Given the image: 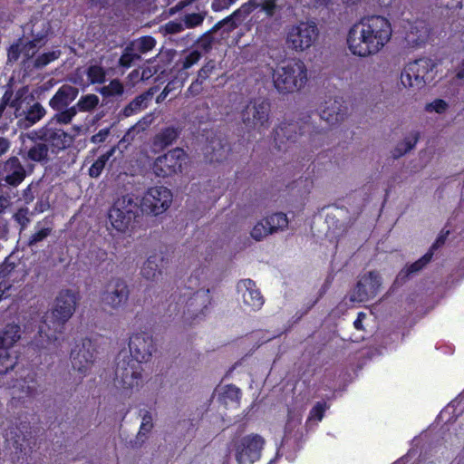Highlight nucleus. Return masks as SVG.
Segmentation results:
<instances>
[{"label": "nucleus", "mask_w": 464, "mask_h": 464, "mask_svg": "<svg viewBox=\"0 0 464 464\" xmlns=\"http://www.w3.org/2000/svg\"><path fill=\"white\" fill-rule=\"evenodd\" d=\"M217 69V63L215 60H208L198 72V78L205 82Z\"/></svg>", "instance_id": "nucleus-52"}, {"label": "nucleus", "mask_w": 464, "mask_h": 464, "mask_svg": "<svg viewBox=\"0 0 464 464\" xmlns=\"http://www.w3.org/2000/svg\"><path fill=\"white\" fill-rule=\"evenodd\" d=\"M420 138V132L418 130L411 131L409 136L405 137L402 141L397 143L392 150V158L399 159L411 151L417 144Z\"/></svg>", "instance_id": "nucleus-32"}, {"label": "nucleus", "mask_w": 464, "mask_h": 464, "mask_svg": "<svg viewBox=\"0 0 464 464\" xmlns=\"http://www.w3.org/2000/svg\"><path fill=\"white\" fill-rule=\"evenodd\" d=\"M32 143L30 146H26L24 149V154L23 158L26 160L37 162V163H47L50 160L49 150H51L47 144L41 140L28 139Z\"/></svg>", "instance_id": "nucleus-28"}, {"label": "nucleus", "mask_w": 464, "mask_h": 464, "mask_svg": "<svg viewBox=\"0 0 464 464\" xmlns=\"http://www.w3.org/2000/svg\"><path fill=\"white\" fill-rule=\"evenodd\" d=\"M270 103L266 100L255 99L249 102L241 112L246 128L267 129L269 127Z\"/></svg>", "instance_id": "nucleus-17"}, {"label": "nucleus", "mask_w": 464, "mask_h": 464, "mask_svg": "<svg viewBox=\"0 0 464 464\" xmlns=\"http://www.w3.org/2000/svg\"><path fill=\"white\" fill-rule=\"evenodd\" d=\"M100 99L97 95L90 93L82 95L74 104L75 115L78 111L89 112L93 111L99 104Z\"/></svg>", "instance_id": "nucleus-36"}, {"label": "nucleus", "mask_w": 464, "mask_h": 464, "mask_svg": "<svg viewBox=\"0 0 464 464\" xmlns=\"http://www.w3.org/2000/svg\"><path fill=\"white\" fill-rule=\"evenodd\" d=\"M17 386L24 393V397H33L35 395L37 392V383L33 376L28 374L27 377L17 381ZM14 387H16V384H14Z\"/></svg>", "instance_id": "nucleus-45"}, {"label": "nucleus", "mask_w": 464, "mask_h": 464, "mask_svg": "<svg viewBox=\"0 0 464 464\" xmlns=\"http://www.w3.org/2000/svg\"><path fill=\"white\" fill-rule=\"evenodd\" d=\"M240 14H241L240 9L234 11L228 16H227L224 19L216 23L208 33V34L217 33L218 30L222 29V28H225V31L227 33L232 32L238 26V24L240 23V21H239Z\"/></svg>", "instance_id": "nucleus-34"}, {"label": "nucleus", "mask_w": 464, "mask_h": 464, "mask_svg": "<svg viewBox=\"0 0 464 464\" xmlns=\"http://www.w3.org/2000/svg\"><path fill=\"white\" fill-rule=\"evenodd\" d=\"M142 214L139 197L134 194H126L114 200L109 209L108 218L114 229L125 232Z\"/></svg>", "instance_id": "nucleus-4"}, {"label": "nucleus", "mask_w": 464, "mask_h": 464, "mask_svg": "<svg viewBox=\"0 0 464 464\" xmlns=\"http://www.w3.org/2000/svg\"><path fill=\"white\" fill-rule=\"evenodd\" d=\"M86 75L91 84H102L106 81V71L98 64L90 65L86 70Z\"/></svg>", "instance_id": "nucleus-42"}, {"label": "nucleus", "mask_w": 464, "mask_h": 464, "mask_svg": "<svg viewBox=\"0 0 464 464\" xmlns=\"http://www.w3.org/2000/svg\"><path fill=\"white\" fill-rule=\"evenodd\" d=\"M409 30L405 33V41L411 47L424 44L430 34V30L424 21L417 20L410 23Z\"/></svg>", "instance_id": "nucleus-27"}, {"label": "nucleus", "mask_w": 464, "mask_h": 464, "mask_svg": "<svg viewBox=\"0 0 464 464\" xmlns=\"http://www.w3.org/2000/svg\"><path fill=\"white\" fill-rule=\"evenodd\" d=\"M26 177V169L16 156L0 161V186L14 196H18L17 188Z\"/></svg>", "instance_id": "nucleus-10"}, {"label": "nucleus", "mask_w": 464, "mask_h": 464, "mask_svg": "<svg viewBox=\"0 0 464 464\" xmlns=\"http://www.w3.org/2000/svg\"><path fill=\"white\" fill-rule=\"evenodd\" d=\"M328 408L329 406L325 401H317L314 404V406L310 410L307 421H321L324 417L325 411Z\"/></svg>", "instance_id": "nucleus-50"}, {"label": "nucleus", "mask_w": 464, "mask_h": 464, "mask_svg": "<svg viewBox=\"0 0 464 464\" xmlns=\"http://www.w3.org/2000/svg\"><path fill=\"white\" fill-rule=\"evenodd\" d=\"M449 108V104L442 99H435L433 102H429L425 105V111L427 112H437L439 114L444 113Z\"/></svg>", "instance_id": "nucleus-51"}, {"label": "nucleus", "mask_w": 464, "mask_h": 464, "mask_svg": "<svg viewBox=\"0 0 464 464\" xmlns=\"http://www.w3.org/2000/svg\"><path fill=\"white\" fill-rule=\"evenodd\" d=\"M53 223L49 218L37 221L34 226V232L29 237L27 246L30 247L37 246L38 243L46 239L53 232Z\"/></svg>", "instance_id": "nucleus-31"}, {"label": "nucleus", "mask_w": 464, "mask_h": 464, "mask_svg": "<svg viewBox=\"0 0 464 464\" xmlns=\"http://www.w3.org/2000/svg\"><path fill=\"white\" fill-rule=\"evenodd\" d=\"M79 95V89L70 85L63 84L53 97L49 100V107L55 111L53 120L59 121L60 124H70L75 117L74 105L70 104Z\"/></svg>", "instance_id": "nucleus-7"}, {"label": "nucleus", "mask_w": 464, "mask_h": 464, "mask_svg": "<svg viewBox=\"0 0 464 464\" xmlns=\"http://www.w3.org/2000/svg\"><path fill=\"white\" fill-rule=\"evenodd\" d=\"M129 296L130 289L125 280L115 277L105 285L101 294V301L105 306L118 310L127 304Z\"/></svg>", "instance_id": "nucleus-18"}, {"label": "nucleus", "mask_w": 464, "mask_h": 464, "mask_svg": "<svg viewBox=\"0 0 464 464\" xmlns=\"http://www.w3.org/2000/svg\"><path fill=\"white\" fill-rule=\"evenodd\" d=\"M24 114V117L18 120L17 125L20 129H29L44 119L46 110L40 102H36L30 105Z\"/></svg>", "instance_id": "nucleus-29"}, {"label": "nucleus", "mask_w": 464, "mask_h": 464, "mask_svg": "<svg viewBox=\"0 0 464 464\" xmlns=\"http://www.w3.org/2000/svg\"><path fill=\"white\" fill-rule=\"evenodd\" d=\"M433 253L431 251H428L415 262L411 265H406L396 276L393 286L399 287L404 285L414 274L422 270L430 262Z\"/></svg>", "instance_id": "nucleus-25"}, {"label": "nucleus", "mask_w": 464, "mask_h": 464, "mask_svg": "<svg viewBox=\"0 0 464 464\" xmlns=\"http://www.w3.org/2000/svg\"><path fill=\"white\" fill-rule=\"evenodd\" d=\"M185 28L183 23L177 21H169L165 24L164 31L169 34H175L182 32Z\"/></svg>", "instance_id": "nucleus-54"}, {"label": "nucleus", "mask_w": 464, "mask_h": 464, "mask_svg": "<svg viewBox=\"0 0 464 464\" xmlns=\"http://www.w3.org/2000/svg\"><path fill=\"white\" fill-rule=\"evenodd\" d=\"M287 226L288 218L286 214L276 212L257 222L250 234L255 240L260 241L268 235L285 229Z\"/></svg>", "instance_id": "nucleus-23"}, {"label": "nucleus", "mask_w": 464, "mask_h": 464, "mask_svg": "<svg viewBox=\"0 0 464 464\" xmlns=\"http://www.w3.org/2000/svg\"><path fill=\"white\" fill-rule=\"evenodd\" d=\"M382 279L378 271H369L363 274L356 283L350 300L362 303L374 298L379 293Z\"/></svg>", "instance_id": "nucleus-19"}, {"label": "nucleus", "mask_w": 464, "mask_h": 464, "mask_svg": "<svg viewBox=\"0 0 464 464\" xmlns=\"http://www.w3.org/2000/svg\"><path fill=\"white\" fill-rule=\"evenodd\" d=\"M319 30L313 21L300 22L293 25L287 32L286 44L295 52L309 49L317 40Z\"/></svg>", "instance_id": "nucleus-9"}, {"label": "nucleus", "mask_w": 464, "mask_h": 464, "mask_svg": "<svg viewBox=\"0 0 464 464\" xmlns=\"http://www.w3.org/2000/svg\"><path fill=\"white\" fill-rule=\"evenodd\" d=\"M114 150L111 149L106 153L101 155L89 168V176L92 178H98L105 168L106 163L112 156Z\"/></svg>", "instance_id": "nucleus-40"}, {"label": "nucleus", "mask_w": 464, "mask_h": 464, "mask_svg": "<svg viewBox=\"0 0 464 464\" xmlns=\"http://www.w3.org/2000/svg\"><path fill=\"white\" fill-rule=\"evenodd\" d=\"M108 134H109L108 129L100 130L99 132H97L96 134H94L92 137V141L93 143H102V142L105 141L106 138L108 137Z\"/></svg>", "instance_id": "nucleus-59"}, {"label": "nucleus", "mask_w": 464, "mask_h": 464, "mask_svg": "<svg viewBox=\"0 0 464 464\" xmlns=\"http://www.w3.org/2000/svg\"><path fill=\"white\" fill-rule=\"evenodd\" d=\"M140 274L144 278L148 280L153 281L156 279L158 275L160 274L157 256H150L147 258L141 267Z\"/></svg>", "instance_id": "nucleus-37"}, {"label": "nucleus", "mask_w": 464, "mask_h": 464, "mask_svg": "<svg viewBox=\"0 0 464 464\" xmlns=\"http://www.w3.org/2000/svg\"><path fill=\"white\" fill-rule=\"evenodd\" d=\"M49 208H50V204L47 200L44 201L43 199H40L36 202V204L34 206V212L43 213V212L46 211Z\"/></svg>", "instance_id": "nucleus-61"}, {"label": "nucleus", "mask_w": 464, "mask_h": 464, "mask_svg": "<svg viewBox=\"0 0 464 464\" xmlns=\"http://www.w3.org/2000/svg\"><path fill=\"white\" fill-rule=\"evenodd\" d=\"M156 40L150 35L141 36L130 44L134 50L140 55L151 51L156 45Z\"/></svg>", "instance_id": "nucleus-39"}, {"label": "nucleus", "mask_w": 464, "mask_h": 464, "mask_svg": "<svg viewBox=\"0 0 464 464\" xmlns=\"http://www.w3.org/2000/svg\"><path fill=\"white\" fill-rule=\"evenodd\" d=\"M456 78L458 80H464V59L456 69Z\"/></svg>", "instance_id": "nucleus-64"}, {"label": "nucleus", "mask_w": 464, "mask_h": 464, "mask_svg": "<svg viewBox=\"0 0 464 464\" xmlns=\"http://www.w3.org/2000/svg\"><path fill=\"white\" fill-rule=\"evenodd\" d=\"M22 103V94H19V92L12 97L10 107L18 110Z\"/></svg>", "instance_id": "nucleus-63"}, {"label": "nucleus", "mask_w": 464, "mask_h": 464, "mask_svg": "<svg viewBox=\"0 0 464 464\" xmlns=\"http://www.w3.org/2000/svg\"><path fill=\"white\" fill-rule=\"evenodd\" d=\"M34 185L33 183L29 184L22 191V198L25 204H30L34 199V192L33 190Z\"/></svg>", "instance_id": "nucleus-57"}, {"label": "nucleus", "mask_w": 464, "mask_h": 464, "mask_svg": "<svg viewBox=\"0 0 464 464\" xmlns=\"http://www.w3.org/2000/svg\"><path fill=\"white\" fill-rule=\"evenodd\" d=\"M142 363L130 358L118 362L115 371L117 386L124 392H131L142 384Z\"/></svg>", "instance_id": "nucleus-13"}, {"label": "nucleus", "mask_w": 464, "mask_h": 464, "mask_svg": "<svg viewBox=\"0 0 464 464\" xmlns=\"http://www.w3.org/2000/svg\"><path fill=\"white\" fill-rule=\"evenodd\" d=\"M46 43V34H37L32 40L24 42V38H18L7 50V58L10 62H16L23 54L24 60L34 56L37 51Z\"/></svg>", "instance_id": "nucleus-22"}, {"label": "nucleus", "mask_w": 464, "mask_h": 464, "mask_svg": "<svg viewBox=\"0 0 464 464\" xmlns=\"http://www.w3.org/2000/svg\"><path fill=\"white\" fill-rule=\"evenodd\" d=\"M149 93H141L130 102L121 111V114L125 117H130L148 106Z\"/></svg>", "instance_id": "nucleus-33"}, {"label": "nucleus", "mask_w": 464, "mask_h": 464, "mask_svg": "<svg viewBox=\"0 0 464 464\" xmlns=\"http://www.w3.org/2000/svg\"><path fill=\"white\" fill-rule=\"evenodd\" d=\"M448 235H449V231H447L444 235L443 234L440 235L437 237V239L435 240V242L431 245L429 251H431L434 254L435 250H437L439 247H440L441 246H443L445 244Z\"/></svg>", "instance_id": "nucleus-60"}, {"label": "nucleus", "mask_w": 464, "mask_h": 464, "mask_svg": "<svg viewBox=\"0 0 464 464\" xmlns=\"http://www.w3.org/2000/svg\"><path fill=\"white\" fill-rule=\"evenodd\" d=\"M203 83L204 82L197 77L188 88L187 96L196 97L200 94L203 91Z\"/></svg>", "instance_id": "nucleus-53"}, {"label": "nucleus", "mask_w": 464, "mask_h": 464, "mask_svg": "<svg viewBox=\"0 0 464 464\" xmlns=\"http://www.w3.org/2000/svg\"><path fill=\"white\" fill-rule=\"evenodd\" d=\"M124 92V87L121 82L118 79H113L108 85H104L99 89V92L106 98L121 95Z\"/></svg>", "instance_id": "nucleus-44"}, {"label": "nucleus", "mask_w": 464, "mask_h": 464, "mask_svg": "<svg viewBox=\"0 0 464 464\" xmlns=\"http://www.w3.org/2000/svg\"><path fill=\"white\" fill-rule=\"evenodd\" d=\"M433 68L434 63L428 58H420L411 62L401 73V82L404 87L420 89L425 86L428 75Z\"/></svg>", "instance_id": "nucleus-14"}, {"label": "nucleus", "mask_w": 464, "mask_h": 464, "mask_svg": "<svg viewBox=\"0 0 464 464\" xmlns=\"http://www.w3.org/2000/svg\"><path fill=\"white\" fill-rule=\"evenodd\" d=\"M187 153L181 148H175L159 156L153 163V172L160 178L171 177L181 172L186 163Z\"/></svg>", "instance_id": "nucleus-16"}, {"label": "nucleus", "mask_w": 464, "mask_h": 464, "mask_svg": "<svg viewBox=\"0 0 464 464\" xmlns=\"http://www.w3.org/2000/svg\"><path fill=\"white\" fill-rule=\"evenodd\" d=\"M392 33V25L387 18L382 15L363 17L350 28L348 48L359 57L375 54L390 41Z\"/></svg>", "instance_id": "nucleus-1"}, {"label": "nucleus", "mask_w": 464, "mask_h": 464, "mask_svg": "<svg viewBox=\"0 0 464 464\" xmlns=\"http://www.w3.org/2000/svg\"><path fill=\"white\" fill-rule=\"evenodd\" d=\"M60 51H51L47 53H44L38 55L34 63V66L36 69H42L48 65L50 63L55 61L60 56Z\"/></svg>", "instance_id": "nucleus-49"}, {"label": "nucleus", "mask_w": 464, "mask_h": 464, "mask_svg": "<svg viewBox=\"0 0 464 464\" xmlns=\"http://www.w3.org/2000/svg\"><path fill=\"white\" fill-rule=\"evenodd\" d=\"M27 207H21L16 209L13 215V219L20 226V231L24 230L31 222V216Z\"/></svg>", "instance_id": "nucleus-46"}, {"label": "nucleus", "mask_w": 464, "mask_h": 464, "mask_svg": "<svg viewBox=\"0 0 464 464\" xmlns=\"http://www.w3.org/2000/svg\"><path fill=\"white\" fill-rule=\"evenodd\" d=\"M202 57L201 52L198 50H192L186 55H184L180 60V71H186L191 68L193 65L198 63Z\"/></svg>", "instance_id": "nucleus-48"}, {"label": "nucleus", "mask_w": 464, "mask_h": 464, "mask_svg": "<svg viewBox=\"0 0 464 464\" xmlns=\"http://www.w3.org/2000/svg\"><path fill=\"white\" fill-rule=\"evenodd\" d=\"M79 300V292L72 289L61 290L54 300V304L51 312L44 316V324L40 327L39 334H42L46 326L49 331H53L52 333L44 334L47 339H56L55 334L62 333L64 324L75 312Z\"/></svg>", "instance_id": "nucleus-3"}, {"label": "nucleus", "mask_w": 464, "mask_h": 464, "mask_svg": "<svg viewBox=\"0 0 464 464\" xmlns=\"http://www.w3.org/2000/svg\"><path fill=\"white\" fill-rule=\"evenodd\" d=\"M348 108L343 105V101L340 99L330 100L325 102V106L321 111V119L325 121L330 125L343 121L347 115Z\"/></svg>", "instance_id": "nucleus-24"}, {"label": "nucleus", "mask_w": 464, "mask_h": 464, "mask_svg": "<svg viewBox=\"0 0 464 464\" xmlns=\"http://www.w3.org/2000/svg\"><path fill=\"white\" fill-rule=\"evenodd\" d=\"M140 59V55L134 50L130 44L124 49L119 59V65L122 68H130L132 63Z\"/></svg>", "instance_id": "nucleus-43"}, {"label": "nucleus", "mask_w": 464, "mask_h": 464, "mask_svg": "<svg viewBox=\"0 0 464 464\" xmlns=\"http://www.w3.org/2000/svg\"><path fill=\"white\" fill-rule=\"evenodd\" d=\"M207 15L206 11L187 14L183 16L182 22L186 29H192L201 25Z\"/></svg>", "instance_id": "nucleus-47"}, {"label": "nucleus", "mask_w": 464, "mask_h": 464, "mask_svg": "<svg viewBox=\"0 0 464 464\" xmlns=\"http://www.w3.org/2000/svg\"><path fill=\"white\" fill-rule=\"evenodd\" d=\"M129 349L130 359L143 363L150 360L152 353L156 351V346L150 334L140 332L130 337Z\"/></svg>", "instance_id": "nucleus-21"}, {"label": "nucleus", "mask_w": 464, "mask_h": 464, "mask_svg": "<svg viewBox=\"0 0 464 464\" xmlns=\"http://www.w3.org/2000/svg\"><path fill=\"white\" fill-rule=\"evenodd\" d=\"M153 429L152 415L150 411H146L142 416L141 424L138 431L136 440L138 442L142 444L148 438V434L150 433Z\"/></svg>", "instance_id": "nucleus-41"}, {"label": "nucleus", "mask_w": 464, "mask_h": 464, "mask_svg": "<svg viewBox=\"0 0 464 464\" xmlns=\"http://www.w3.org/2000/svg\"><path fill=\"white\" fill-rule=\"evenodd\" d=\"M180 130L174 126L163 128L155 137V144L160 147L171 145L179 138Z\"/></svg>", "instance_id": "nucleus-35"}, {"label": "nucleus", "mask_w": 464, "mask_h": 464, "mask_svg": "<svg viewBox=\"0 0 464 464\" xmlns=\"http://www.w3.org/2000/svg\"><path fill=\"white\" fill-rule=\"evenodd\" d=\"M20 326L8 324L0 330V375L13 370L17 363V356L13 354V347L20 339Z\"/></svg>", "instance_id": "nucleus-8"}, {"label": "nucleus", "mask_w": 464, "mask_h": 464, "mask_svg": "<svg viewBox=\"0 0 464 464\" xmlns=\"http://www.w3.org/2000/svg\"><path fill=\"white\" fill-rule=\"evenodd\" d=\"M309 128L308 121L285 120L274 130V141L279 150H286L285 144L295 143Z\"/></svg>", "instance_id": "nucleus-20"}, {"label": "nucleus", "mask_w": 464, "mask_h": 464, "mask_svg": "<svg viewBox=\"0 0 464 464\" xmlns=\"http://www.w3.org/2000/svg\"><path fill=\"white\" fill-rule=\"evenodd\" d=\"M59 121L52 117L44 126L26 133L27 139L41 140L47 144L52 153L58 154L68 148L72 141V136L57 125Z\"/></svg>", "instance_id": "nucleus-6"}, {"label": "nucleus", "mask_w": 464, "mask_h": 464, "mask_svg": "<svg viewBox=\"0 0 464 464\" xmlns=\"http://www.w3.org/2000/svg\"><path fill=\"white\" fill-rule=\"evenodd\" d=\"M265 443L264 438L256 433L248 434L235 440L233 449L237 464H254L259 460Z\"/></svg>", "instance_id": "nucleus-11"}, {"label": "nucleus", "mask_w": 464, "mask_h": 464, "mask_svg": "<svg viewBox=\"0 0 464 464\" xmlns=\"http://www.w3.org/2000/svg\"><path fill=\"white\" fill-rule=\"evenodd\" d=\"M172 201L170 189L164 186H156L148 188L139 203L143 213L152 216H159L165 212Z\"/></svg>", "instance_id": "nucleus-12"}, {"label": "nucleus", "mask_w": 464, "mask_h": 464, "mask_svg": "<svg viewBox=\"0 0 464 464\" xmlns=\"http://www.w3.org/2000/svg\"><path fill=\"white\" fill-rule=\"evenodd\" d=\"M210 149L211 151L206 152V158L209 162H222L227 159V152L226 147L220 141L216 142L212 140L210 142Z\"/></svg>", "instance_id": "nucleus-38"}, {"label": "nucleus", "mask_w": 464, "mask_h": 464, "mask_svg": "<svg viewBox=\"0 0 464 464\" xmlns=\"http://www.w3.org/2000/svg\"><path fill=\"white\" fill-rule=\"evenodd\" d=\"M11 146V142L8 139L0 137V157L5 154Z\"/></svg>", "instance_id": "nucleus-62"}, {"label": "nucleus", "mask_w": 464, "mask_h": 464, "mask_svg": "<svg viewBox=\"0 0 464 464\" xmlns=\"http://www.w3.org/2000/svg\"><path fill=\"white\" fill-rule=\"evenodd\" d=\"M242 397L241 390L235 384H227L221 388L218 394V401L226 408L233 407L238 409Z\"/></svg>", "instance_id": "nucleus-30"}, {"label": "nucleus", "mask_w": 464, "mask_h": 464, "mask_svg": "<svg viewBox=\"0 0 464 464\" xmlns=\"http://www.w3.org/2000/svg\"><path fill=\"white\" fill-rule=\"evenodd\" d=\"M97 346L90 338L77 342L71 352V362L73 370L85 376L91 370L96 357Z\"/></svg>", "instance_id": "nucleus-15"}, {"label": "nucleus", "mask_w": 464, "mask_h": 464, "mask_svg": "<svg viewBox=\"0 0 464 464\" xmlns=\"http://www.w3.org/2000/svg\"><path fill=\"white\" fill-rule=\"evenodd\" d=\"M14 263H3L0 265V281L2 280H7L6 278L11 275V273L14 269Z\"/></svg>", "instance_id": "nucleus-55"}, {"label": "nucleus", "mask_w": 464, "mask_h": 464, "mask_svg": "<svg viewBox=\"0 0 464 464\" xmlns=\"http://www.w3.org/2000/svg\"><path fill=\"white\" fill-rule=\"evenodd\" d=\"M261 8L268 16H273L276 8V0H264Z\"/></svg>", "instance_id": "nucleus-56"}, {"label": "nucleus", "mask_w": 464, "mask_h": 464, "mask_svg": "<svg viewBox=\"0 0 464 464\" xmlns=\"http://www.w3.org/2000/svg\"><path fill=\"white\" fill-rule=\"evenodd\" d=\"M167 308L169 317L179 315L183 327H191L204 321L210 312L212 296L209 289L192 291L190 287H178L169 296Z\"/></svg>", "instance_id": "nucleus-2"}, {"label": "nucleus", "mask_w": 464, "mask_h": 464, "mask_svg": "<svg viewBox=\"0 0 464 464\" xmlns=\"http://www.w3.org/2000/svg\"><path fill=\"white\" fill-rule=\"evenodd\" d=\"M237 286L246 289V292L243 294V301L246 305L253 310H258L263 306L264 297L256 288L255 281L249 278L244 279L239 282Z\"/></svg>", "instance_id": "nucleus-26"}, {"label": "nucleus", "mask_w": 464, "mask_h": 464, "mask_svg": "<svg viewBox=\"0 0 464 464\" xmlns=\"http://www.w3.org/2000/svg\"><path fill=\"white\" fill-rule=\"evenodd\" d=\"M14 92L11 89H7L0 99V107H3L5 111L7 106H10Z\"/></svg>", "instance_id": "nucleus-58"}, {"label": "nucleus", "mask_w": 464, "mask_h": 464, "mask_svg": "<svg viewBox=\"0 0 464 464\" xmlns=\"http://www.w3.org/2000/svg\"><path fill=\"white\" fill-rule=\"evenodd\" d=\"M273 82L276 89L281 93L298 91L307 82L306 66L301 60H290L274 71Z\"/></svg>", "instance_id": "nucleus-5"}]
</instances>
